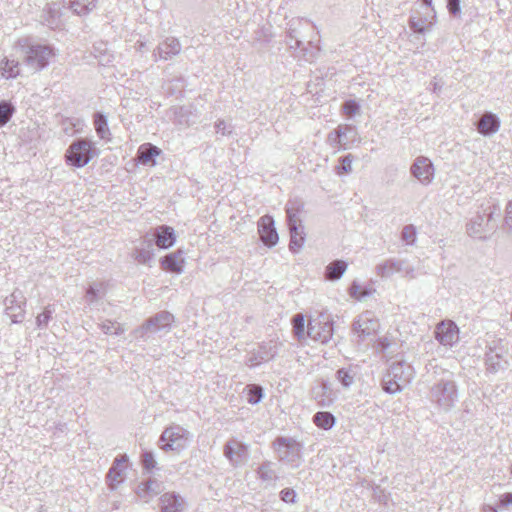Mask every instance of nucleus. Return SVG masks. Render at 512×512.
Listing matches in <instances>:
<instances>
[{"label": "nucleus", "mask_w": 512, "mask_h": 512, "mask_svg": "<svg viewBox=\"0 0 512 512\" xmlns=\"http://www.w3.org/2000/svg\"><path fill=\"white\" fill-rule=\"evenodd\" d=\"M428 373L432 385L429 390V399L438 409L448 412L458 401V390L451 371L429 364Z\"/></svg>", "instance_id": "obj_1"}, {"label": "nucleus", "mask_w": 512, "mask_h": 512, "mask_svg": "<svg viewBox=\"0 0 512 512\" xmlns=\"http://www.w3.org/2000/svg\"><path fill=\"white\" fill-rule=\"evenodd\" d=\"M415 372L413 367L404 360L394 361L384 374L381 387L388 394H396L411 382Z\"/></svg>", "instance_id": "obj_2"}, {"label": "nucleus", "mask_w": 512, "mask_h": 512, "mask_svg": "<svg viewBox=\"0 0 512 512\" xmlns=\"http://www.w3.org/2000/svg\"><path fill=\"white\" fill-rule=\"evenodd\" d=\"M190 432L180 425L166 427L158 440V446L164 452L180 453L184 450L190 440Z\"/></svg>", "instance_id": "obj_3"}, {"label": "nucleus", "mask_w": 512, "mask_h": 512, "mask_svg": "<svg viewBox=\"0 0 512 512\" xmlns=\"http://www.w3.org/2000/svg\"><path fill=\"white\" fill-rule=\"evenodd\" d=\"M23 53L24 63L34 72L46 68L56 55L52 46L39 43L23 46Z\"/></svg>", "instance_id": "obj_4"}, {"label": "nucleus", "mask_w": 512, "mask_h": 512, "mask_svg": "<svg viewBox=\"0 0 512 512\" xmlns=\"http://www.w3.org/2000/svg\"><path fill=\"white\" fill-rule=\"evenodd\" d=\"M501 208L498 204H493L483 209L467 224V233L475 238H484V234L494 231L496 225L493 224L494 216H500Z\"/></svg>", "instance_id": "obj_5"}, {"label": "nucleus", "mask_w": 512, "mask_h": 512, "mask_svg": "<svg viewBox=\"0 0 512 512\" xmlns=\"http://www.w3.org/2000/svg\"><path fill=\"white\" fill-rule=\"evenodd\" d=\"M509 365L507 350L502 345V341L499 339L489 342L485 353L486 372L490 374L504 372L508 369Z\"/></svg>", "instance_id": "obj_6"}, {"label": "nucleus", "mask_w": 512, "mask_h": 512, "mask_svg": "<svg viewBox=\"0 0 512 512\" xmlns=\"http://www.w3.org/2000/svg\"><path fill=\"white\" fill-rule=\"evenodd\" d=\"M93 143L87 139H77L71 143L66 151V162L73 167H84L93 158Z\"/></svg>", "instance_id": "obj_7"}, {"label": "nucleus", "mask_w": 512, "mask_h": 512, "mask_svg": "<svg viewBox=\"0 0 512 512\" xmlns=\"http://www.w3.org/2000/svg\"><path fill=\"white\" fill-rule=\"evenodd\" d=\"M173 322L174 316L170 312L160 311L148 318L140 327L136 328L133 333L136 338L144 339L149 334L170 331Z\"/></svg>", "instance_id": "obj_8"}, {"label": "nucleus", "mask_w": 512, "mask_h": 512, "mask_svg": "<svg viewBox=\"0 0 512 512\" xmlns=\"http://www.w3.org/2000/svg\"><path fill=\"white\" fill-rule=\"evenodd\" d=\"M290 252L297 253L303 247L306 240V230L303 219L300 217V209L290 207Z\"/></svg>", "instance_id": "obj_9"}, {"label": "nucleus", "mask_w": 512, "mask_h": 512, "mask_svg": "<svg viewBox=\"0 0 512 512\" xmlns=\"http://www.w3.org/2000/svg\"><path fill=\"white\" fill-rule=\"evenodd\" d=\"M5 313L11 319L12 323H20L24 319L26 299L23 293L16 289L5 301Z\"/></svg>", "instance_id": "obj_10"}, {"label": "nucleus", "mask_w": 512, "mask_h": 512, "mask_svg": "<svg viewBox=\"0 0 512 512\" xmlns=\"http://www.w3.org/2000/svg\"><path fill=\"white\" fill-rule=\"evenodd\" d=\"M411 175L422 185H429L435 175V169L432 161L425 156H418L410 166Z\"/></svg>", "instance_id": "obj_11"}, {"label": "nucleus", "mask_w": 512, "mask_h": 512, "mask_svg": "<svg viewBox=\"0 0 512 512\" xmlns=\"http://www.w3.org/2000/svg\"><path fill=\"white\" fill-rule=\"evenodd\" d=\"M307 334L310 339L326 344L333 336V323L310 318L307 323Z\"/></svg>", "instance_id": "obj_12"}, {"label": "nucleus", "mask_w": 512, "mask_h": 512, "mask_svg": "<svg viewBox=\"0 0 512 512\" xmlns=\"http://www.w3.org/2000/svg\"><path fill=\"white\" fill-rule=\"evenodd\" d=\"M379 329V322L372 311H365L361 313L353 323V331L358 334L360 338L373 335Z\"/></svg>", "instance_id": "obj_13"}, {"label": "nucleus", "mask_w": 512, "mask_h": 512, "mask_svg": "<svg viewBox=\"0 0 512 512\" xmlns=\"http://www.w3.org/2000/svg\"><path fill=\"white\" fill-rule=\"evenodd\" d=\"M223 454L233 466H238L247 458L248 447L246 444L233 438L225 443Z\"/></svg>", "instance_id": "obj_14"}, {"label": "nucleus", "mask_w": 512, "mask_h": 512, "mask_svg": "<svg viewBox=\"0 0 512 512\" xmlns=\"http://www.w3.org/2000/svg\"><path fill=\"white\" fill-rule=\"evenodd\" d=\"M181 51V44L175 37H167L153 51L154 61L169 60L178 55Z\"/></svg>", "instance_id": "obj_15"}, {"label": "nucleus", "mask_w": 512, "mask_h": 512, "mask_svg": "<svg viewBox=\"0 0 512 512\" xmlns=\"http://www.w3.org/2000/svg\"><path fill=\"white\" fill-rule=\"evenodd\" d=\"M258 233L261 241L268 247H272L278 242V234L274 227V220L271 216L265 215L258 221Z\"/></svg>", "instance_id": "obj_16"}, {"label": "nucleus", "mask_w": 512, "mask_h": 512, "mask_svg": "<svg viewBox=\"0 0 512 512\" xmlns=\"http://www.w3.org/2000/svg\"><path fill=\"white\" fill-rule=\"evenodd\" d=\"M435 17L436 14L430 12L416 11L409 18V27L415 33L424 34L432 28Z\"/></svg>", "instance_id": "obj_17"}, {"label": "nucleus", "mask_w": 512, "mask_h": 512, "mask_svg": "<svg viewBox=\"0 0 512 512\" xmlns=\"http://www.w3.org/2000/svg\"><path fill=\"white\" fill-rule=\"evenodd\" d=\"M127 460L126 455H121L115 458L112 466L110 467L106 478L107 484L111 490H116L119 484L123 481Z\"/></svg>", "instance_id": "obj_18"}, {"label": "nucleus", "mask_w": 512, "mask_h": 512, "mask_svg": "<svg viewBox=\"0 0 512 512\" xmlns=\"http://www.w3.org/2000/svg\"><path fill=\"white\" fill-rule=\"evenodd\" d=\"M436 339L444 346H452L458 340V327L454 322H442L435 330Z\"/></svg>", "instance_id": "obj_19"}, {"label": "nucleus", "mask_w": 512, "mask_h": 512, "mask_svg": "<svg viewBox=\"0 0 512 512\" xmlns=\"http://www.w3.org/2000/svg\"><path fill=\"white\" fill-rule=\"evenodd\" d=\"M500 127L498 116L492 112H485L476 122L477 131L483 136L495 134Z\"/></svg>", "instance_id": "obj_20"}, {"label": "nucleus", "mask_w": 512, "mask_h": 512, "mask_svg": "<svg viewBox=\"0 0 512 512\" xmlns=\"http://www.w3.org/2000/svg\"><path fill=\"white\" fill-rule=\"evenodd\" d=\"M132 257L139 264L150 265L154 257L153 239L146 236L140 246L134 248Z\"/></svg>", "instance_id": "obj_21"}, {"label": "nucleus", "mask_w": 512, "mask_h": 512, "mask_svg": "<svg viewBox=\"0 0 512 512\" xmlns=\"http://www.w3.org/2000/svg\"><path fill=\"white\" fill-rule=\"evenodd\" d=\"M160 263L163 270L175 274H181L185 263L183 252L178 250L176 252L169 253L161 258Z\"/></svg>", "instance_id": "obj_22"}, {"label": "nucleus", "mask_w": 512, "mask_h": 512, "mask_svg": "<svg viewBox=\"0 0 512 512\" xmlns=\"http://www.w3.org/2000/svg\"><path fill=\"white\" fill-rule=\"evenodd\" d=\"M152 239L159 248L168 249L174 245L176 236L172 227L162 225L156 228Z\"/></svg>", "instance_id": "obj_23"}, {"label": "nucleus", "mask_w": 512, "mask_h": 512, "mask_svg": "<svg viewBox=\"0 0 512 512\" xmlns=\"http://www.w3.org/2000/svg\"><path fill=\"white\" fill-rule=\"evenodd\" d=\"M161 512H180L184 509V499L174 493H165L160 497Z\"/></svg>", "instance_id": "obj_24"}, {"label": "nucleus", "mask_w": 512, "mask_h": 512, "mask_svg": "<svg viewBox=\"0 0 512 512\" xmlns=\"http://www.w3.org/2000/svg\"><path fill=\"white\" fill-rule=\"evenodd\" d=\"M63 7L79 16L87 15L96 7V0H63Z\"/></svg>", "instance_id": "obj_25"}, {"label": "nucleus", "mask_w": 512, "mask_h": 512, "mask_svg": "<svg viewBox=\"0 0 512 512\" xmlns=\"http://www.w3.org/2000/svg\"><path fill=\"white\" fill-rule=\"evenodd\" d=\"M348 267L347 262L344 260H334L330 262L325 268V279L328 281H337L341 279Z\"/></svg>", "instance_id": "obj_26"}, {"label": "nucleus", "mask_w": 512, "mask_h": 512, "mask_svg": "<svg viewBox=\"0 0 512 512\" xmlns=\"http://www.w3.org/2000/svg\"><path fill=\"white\" fill-rule=\"evenodd\" d=\"M292 331L294 337L300 342L304 343L309 338L307 334V324L305 321V316L302 313H298L293 316L292 321Z\"/></svg>", "instance_id": "obj_27"}, {"label": "nucleus", "mask_w": 512, "mask_h": 512, "mask_svg": "<svg viewBox=\"0 0 512 512\" xmlns=\"http://www.w3.org/2000/svg\"><path fill=\"white\" fill-rule=\"evenodd\" d=\"M161 154V149L151 143L142 144L137 152V157L142 164H155L154 158Z\"/></svg>", "instance_id": "obj_28"}, {"label": "nucleus", "mask_w": 512, "mask_h": 512, "mask_svg": "<svg viewBox=\"0 0 512 512\" xmlns=\"http://www.w3.org/2000/svg\"><path fill=\"white\" fill-rule=\"evenodd\" d=\"M93 55L102 66H109L113 63L115 57L110 52L107 43L98 42L93 46Z\"/></svg>", "instance_id": "obj_29"}, {"label": "nucleus", "mask_w": 512, "mask_h": 512, "mask_svg": "<svg viewBox=\"0 0 512 512\" xmlns=\"http://www.w3.org/2000/svg\"><path fill=\"white\" fill-rule=\"evenodd\" d=\"M358 374L357 366L343 367L337 370L336 379L341 383L344 388H350Z\"/></svg>", "instance_id": "obj_30"}, {"label": "nucleus", "mask_w": 512, "mask_h": 512, "mask_svg": "<svg viewBox=\"0 0 512 512\" xmlns=\"http://www.w3.org/2000/svg\"><path fill=\"white\" fill-rule=\"evenodd\" d=\"M135 492L138 497L147 499L160 492V484L154 479H149L146 482L140 483Z\"/></svg>", "instance_id": "obj_31"}, {"label": "nucleus", "mask_w": 512, "mask_h": 512, "mask_svg": "<svg viewBox=\"0 0 512 512\" xmlns=\"http://www.w3.org/2000/svg\"><path fill=\"white\" fill-rule=\"evenodd\" d=\"M19 62L4 58L0 63V74L5 79H14L20 75Z\"/></svg>", "instance_id": "obj_32"}, {"label": "nucleus", "mask_w": 512, "mask_h": 512, "mask_svg": "<svg viewBox=\"0 0 512 512\" xmlns=\"http://www.w3.org/2000/svg\"><path fill=\"white\" fill-rule=\"evenodd\" d=\"M399 259L390 258L381 263H379L376 267V274L381 278H389L395 273H397L396 267L398 266Z\"/></svg>", "instance_id": "obj_33"}, {"label": "nucleus", "mask_w": 512, "mask_h": 512, "mask_svg": "<svg viewBox=\"0 0 512 512\" xmlns=\"http://www.w3.org/2000/svg\"><path fill=\"white\" fill-rule=\"evenodd\" d=\"M345 131H354V127L351 125H339L336 129L329 132L327 135V143L332 147L341 146Z\"/></svg>", "instance_id": "obj_34"}, {"label": "nucleus", "mask_w": 512, "mask_h": 512, "mask_svg": "<svg viewBox=\"0 0 512 512\" xmlns=\"http://www.w3.org/2000/svg\"><path fill=\"white\" fill-rule=\"evenodd\" d=\"M313 422L317 427L329 430L335 425L336 419L332 413L320 411L313 416Z\"/></svg>", "instance_id": "obj_35"}, {"label": "nucleus", "mask_w": 512, "mask_h": 512, "mask_svg": "<svg viewBox=\"0 0 512 512\" xmlns=\"http://www.w3.org/2000/svg\"><path fill=\"white\" fill-rule=\"evenodd\" d=\"M94 126L98 136L101 139H105L108 135H110L107 118L101 112H96L94 114Z\"/></svg>", "instance_id": "obj_36"}, {"label": "nucleus", "mask_w": 512, "mask_h": 512, "mask_svg": "<svg viewBox=\"0 0 512 512\" xmlns=\"http://www.w3.org/2000/svg\"><path fill=\"white\" fill-rule=\"evenodd\" d=\"M105 294V289L102 283L90 285L86 291V300L88 304L92 305L97 302Z\"/></svg>", "instance_id": "obj_37"}, {"label": "nucleus", "mask_w": 512, "mask_h": 512, "mask_svg": "<svg viewBox=\"0 0 512 512\" xmlns=\"http://www.w3.org/2000/svg\"><path fill=\"white\" fill-rule=\"evenodd\" d=\"M15 107L9 101H0V127L6 125L12 118Z\"/></svg>", "instance_id": "obj_38"}, {"label": "nucleus", "mask_w": 512, "mask_h": 512, "mask_svg": "<svg viewBox=\"0 0 512 512\" xmlns=\"http://www.w3.org/2000/svg\"><path fill=\"white\" fill-rule=\"evenodd\" d=\"M100 327L103 333L107 335H121L125 331L120 323L111 320H105Z\"/></svg>", "instance_id": "obj_39"}, {"label": "nucleus", "mask_w": 512, "mask_h": 512, "mask_svg": "<svg viewBox=\"0 0 512 512\" xmlns=\"http://www.w3.org/2000/svg\"><path fill=\"white\" fill-rule=\"evenodd\" d=\"M302 444L290 438V466H298L301 458Z\"/></svg>", "instance_id": "obj_40"}, {"label": "nucleus", "mask_w": 512, "mask_h": 512, "mask_svg": "<svg viewBox=\"0 0 512 512\" xmlns=\"http://www.w3.org/2000/svg\"><path fill=\"white\" fill-rule=\"evenodd\" d=\"M354 157L351 154H347L339 158V165L335 167L337 175L348 174L352 171V162Z\"/></svg>", "instance_id": "obj_41"}, {"label": "nucleus", "mask_w": 512, "mask_h": 512, "mask_svg": "<svg viewBox=\"0 0 512 512\" xmlns=\"http://www.w3.org/2000/svg\"><path fill=\"white\" fill-rule=\"evenodd\" d=\"M396 267L397 273L401 274L403 277L413 279L415 278V268L411 265L407 260L399 259V262Z\"/></svg>", "instance_id": "obj_42"}, {"label": "nucleus", "mask_w": 512, "mask_h": 512, "mask_svg": "<svg viewBox=\"0 0 512 512\" xmlns=\"http://www.w3.org/2000/svg\"><path fill=\"white\" fill-rule=\"evenodd\" d=\"M248 402L250 404H257L263 397V389L261 386L252 384L247 386Z\"/></svg>", "instance_id": "obj_43"}, {"label": "nucleus", "mask_w": 512, "mask_h": 512, "mask_svg": "<svg viewBox=\"0 0 512 512\" xmlns=\"http://www.w3.org/2000/svg\"><path fill=\"white\" fill-rule=\"evenodd\" d=\"M275 450L281 460L288 456V439L285 437H279L274 442Z\"/></svg>", "instance_id": "obj_44"}, {"label": "nucleus", "mask_w": 512, "mask_h": 512, "mask_svg": "<svg viewBox=\"0 0 512 512\" xmlns=\"http://www.w3.org/2000/svg\"><path fill=\"white\" fill-rule=\"evenodd\" d=\"M54 309H51L50 306L46 307L45 310L36 317V324L38 328L43 329L46 328L49 320L51 319L52 313Z\"/></svg>", "instance_id": "obj_45"}, {"label": "nucleus", "mask_w": 512, "mask_h": 512, "mask_svg": "<svg viewBox=\"0 0 512 512\" xmlns=\"http://www.w3.org/2000/svg\"><path fill=\"white\" fill-rule=\"evenodd\" d=\"M342 110L348 117H352L360 112V105L355 100H347L342 104Z\"/></svg>", "instance_id": "obj_46"}, {"label": "nucleus", "mask_w": 512, "mask_h": 512, "mask_svg": "<svg viewBox=\"0 0 512 512\" xmlns=\"http://www.w3.org/2000/svg\"><path fill=\"white\" fill-rule=\"evenodd\" d=\"M401 238L403 241L407 242L408 244L414 243L416 239V230L413 225H406L402 229L401 232Z\"/></svg>", "instance_id": "obj_47"}, {"label": "nucleus", "mask_w": 512, "mask_h": 512, "mask_svg": "<svg viewBox=\"0 0 512 512\" xmlns=\"http://www.w3.org/2000/svg\"><path fill=\"white\" fill-rule=\"evenodd\" d=\"M142 465L143 468L147 471L152 470L156 466V461L154 458V454L152 452L146 451L142 455Z\"/></svg>", "instance_id": "obj_48"}, {"label": "nucleus", "mask_w": 512, "mask_h": 512, "mask_svg": "<svg viewBox=\"0 0 512 512\" xmlns=\"http://www.w3.org/2000/svg\"><path fill=\"white\" fill-rule=\"evenodd\" d=\"M259 477L262 480H272L276 477L275 472L270 468L269 464L262 465L258 470Z\"/></svg>", "instance_id": "obj_49"}, {"label": "nucleus", "mask_w": 512, "mask_h": 512, "mask_svg": "<svg viewBox=\"0 0 512 512\" xmlns=\"http://www.w3.org/2000/svg\"><path fill=\"white\" fill-rule=\"evenodd\" d=\"M216 132L225 136L232 134L233 127L230 124H227L224 120H218L215 123Z\"/></svg>", "instance_id": "obj_50"}, {"label": "nucleus", "mask_w": 512, "mask_h": 512, "mask_svg": "<svg viewBox=\"0 0 512 512\" xmlns=\"http://www.w3.org/2000/svg\"><path fill=\"white\" fill-rule=\"evenodd\" d=\"M504 223L508 231L512 233V200L506 205Z\"/></svg>", "instance_id": "obj_51"}, {"label": "nucleus", "mask_w": 512, "mask_h": 512, "mask_svg": "<svg viewBox=\"0 0 512 512\" xmlns=\"http://www.w3.org/2000/svg\"><path fill=\"white\" fill-rule=\"evenodd\" d=\"M274 355L272 354L271 357H273ZM270 358V356L268 355H260L259 356V360H258V357L257 356H251L248 358L246 364L249 366V367H254V366H257L258 364H260L262 361H267L268 359Z\"/></svg>", "instance_id": "obj_52"}, {"label": "nucleus", "mask_w": 512, "mask_h": 512, "mask_svg": "<svg viewBox=\"0 0 512 512\" xmlns=\"http://www.w3.org/2000/svg\"><path fill=\"white\" fill-rule=\"evenodd\" d=\"M361 285L357 282V281H353L349 287V295L354 298V299H357L359 300V296H360V291H361Z\"/></svg>", "instance_id": "obj_53"}, {"label": "nucleus", "mask_w": 512, "mask_h": 512, "mask_svg": "<svg viewBox=\"0 0 512 512\" xmlns=\"http://www.w3.org/2000/svg\"><path fill=\"white\" fill-rule=\"evenodd\" d=\"M447 9L452 15L460 12V0H447Z\"/></svg>", "instance_id": "obj_54"}, {"label": "nucleus", "mask_w": 512, "mask_h": 512, "mask_svg": "<svg viewBox=\"0 0 512 512\" xmlns=\"http://www.w3.org/2000/svg\"><path fill=\"white\" fill-rule=\"evenodd\" d=\"M499 501L503 507L512 505V493H505L501 495Z\"/></svg>", "instance_id": "obj_55"}, {"label": "nucleus", "mask_w": 512, "mask_h": 512, "mask_svg": "<svg viewBox=\"0 0 512 512\" xmlns=\"http://www.w3.org/2000/svg\"><path fill=\"white\" fill-rule=\"evenodd\" d=\"M421 8L423 9V12H430L435 14V11L432 7V0H422Z\"/></svg>", "instance_id": "obj_56"}, {"label": "nucleus", "mask_w": 512, "mask_h": 512, "mask_svg": "<svg viewBox=\"0 0 512 512\" xmlns=\"http://www.w3.org/2000/svg\"><path fill=\"white\" fill-rule=\"evenodd\" d=\"M359 293H360L359 300L361 301L371 295L372 289L367 288V287H361V291Z\"/></svg>", "instance_id": "obj_57"}, {"label": "nucleus", "mask_w": 512, "mask_h": 512, "mask_svg": "<svg viewBox=\"0 0 512 512\" xmlns=\"http://www.w3.org/2000/svg\"><path fill=\"white\" fill-rule=\"evenodd\" d=\"M301 46V41L298 40V39H294L292 33L290 32V45H289V48L292 49V48H300Z\"/></svg>", "instance_id": "obj_58"}, {"label": "nucleus", "mask_w": 512, "mask_h": 512, "mask_svg": "<svg viewBox=\"0 0 512 512\" xmlns=\"http://www.w3.org/2000/svg\"><path fill=\"white\" fill-rule=\"evenodd\" d=\"M280 496H281V499L288 503V489H283L281 492H280Z\"/></svg>", "instance_id": "obj_59"}, {"label": "nucleus", "mask_w": 512, "mask_h": 512, "mask_svg": "<svg viewBox=\"0 0 512 512\" xmlns=\"http://www.w3.org/2000/svg\"><path fill=\"white\" fill-rule=\"evenodd\" d=\"M145 42H142V41H138L137 42V50L138 51H143V49L145 48Z\"/></svg>", "instance_id": "obj_60"}, {"label": "nucleus", "mask_w": 512, "mask_h": 512, "mask_svg": "<svg viewBox=\"0 0 512 512\" xmlns=\"http://www.w3.org/2000/svg\"><path fill=\"white\" fill-rule=\"evenodd\" d=\"M289 495H290V503L294 502L295 501V492L292 489H290Z\"/></svg>", "instance_id": "obj_61"}, {"label": "nucleus", "mask_w": 512, "mask_h": 512, "mask_svg": "<svg viewBox=\"0 0 512 512\" xmlns=\"http://www.w3.org/2000/svg\"><path fill=\"white\" fill-rule=\"evenodd\" d=\"M440 89H441V86H439L437 82H434V83H433V91H434V92H437V91H439Z\"/></svg>", "instance_id": "obj_62"}, {"label": "nucleus", "mask_w": 512, "mask_h": 512, "mask_svg": "<svg viewBox=\"0 0 512 512\" xmlns=\"http://www.w3.org/2000/svg\"><path fill=\"white\" fill-rule=\"evenodd\" d=\"M284 211H285V213L288 215V204H286V205H285V207H284Z\"/></svg>", "instance_id": "obj_63"}, {"label": "nucleus", "mask_w": 512, "mask_h": 512, "mask_svg": "<svg viewBox=\"0 0 512 512\" xmlns=\"http://www.w3.org/2000/svg\"><path fill=\"white\" fill-rule=\"evenodd\" d=\"M68 129H69V126H66V127L64 128V131H65L66 133H68Z\"/></svg>", "instance_id": "obj_64"}]
</instances>
